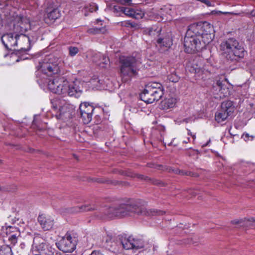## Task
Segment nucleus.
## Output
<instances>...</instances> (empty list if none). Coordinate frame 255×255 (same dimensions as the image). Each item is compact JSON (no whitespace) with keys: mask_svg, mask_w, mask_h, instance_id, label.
<instances>
[{"mask_svg":"<svg viewBox=\"0 0 255 255\" xmlns=\"http://www.w3.org/2000/svg\"><path fill=\"white\" fill-rule=\"evenodd\" d=\"M213 26L204 21L190 24L184 39L185 51L188 53L199 52L212 40Z\"/></svg>","mask_w":255,"mask_h":255,"instance_id":"obj_1","label":"nucleus"},{"mask_svg":"<svg viewBox=\"0 0 255 255\" xmlns=\"http://www.w3.org/2000/svg\"><path fill=\"white\" fill-rule=\"evenodd\" d=\"M164 212L157 210H147L146 208L140 205L136 201H131L127 204H121L117 206L101 207L99 209L97 216L100 218L107 217H124L132 214L142 216L162 215Z\"/></svg>","mask_w":255,"mask_h":255,"instance_id":"obj_2","label":"nucleus"},{"mask_svg":"<svg viewBox=\"0 0 255 255\" xmlns=\"http://www.w3.org/2000/svg\"><path fill=\"white\" fill-rule=\"evenodd\" d=\"M221 50L226 55L228 61L236 63L243 59L246 51L238 41L230 38L223 41L220 45Z\"/></svg>","mask_w":255,"mask_h":255,"instance_id":"obj_3","label":"nucleus"},{"mask_svg":"<svg viewBox=\"0 0 255 255\" xmlns=\"http://www.w3.org/2000/svg\"><path fill=\"white\" fill-rule=\"evenodd\" d=\"M64 63L59 58L53 55H49L39 61L36 67L44 74L52 77L64 74Z\"/></svg>","mask_w":255,"mask_h":255,"instance_id":"obj_4","label":"nucleus"},{"mask_svg":"<svg viewBox=\"0 0 255 255\" xmlns=\"http://www.w3.org/2000/svg\"><path fill=\"white\" fill-rule=\"evenodd\" d=\"M121 76L126 82L137 75L141 63L132 56H123L120 59Z\"/></svg>","mask_w":255,"mask_h":255,"instance_id":"obj_5","label":"nucleus"},{"mask_svg":"<svg viewBox=\"0 0 255 255\" xmlns=\"http://www.w3.org/2000/svg\"><path fill=\"white\" fill-rule=\"evenodd\" d=\"M1 40L4 47L8 50H16V47H18V41H23L27 42L28 39L25 34L19 35L13 32L3 34Z\"/></svg>","mask_w":255,"mask_h":255,"instance_id":"obj_6","label":"nucleus"},{"mask_svg":"<svg viewBox=\"0 0 255 255\" xmlns=\"http://www.w3.org/2000/svg\"><path fill=\"white\" fill-rule=\"evenodd\" d=\"M235 111V106L231 101H226L222 103L221 108L215 115V120L218 123L225 122Z\"/></svg>","mask_w":255,"mask_h":255,"instance_id":"obj_7","label":"nucleus"},{"mask_svg":"<svg viewBox=\"0 0 255 255\" xmlns=\"http://www.w3.org/2000/svg\"><path fill=\"white\" fill-rule=\"evenodd\" d=\"M62 91L63 96H69L75 98L79 97L82 93V90L79 86V82L77 81L68 82L66 80Z\"/></svg>","mask_w":255,"mask_h":255,"instance_id":"obj_8","label":"nucleus"},{"mask_svg":"<svg viewBox=\"0 0 255 255\" xmlns=\"http://www.w3.org/2000/svg\"><path fill=\"white\" fill-rule=\"evenodd\" d=\"M77 241L68 234H66L58 243L57 248L64 253H71L76 249Z\"/></svg>","mask_w":255,"mask_h":255,"instance_id":"obj_9","label":"nucleus"},{"mask_svg":"<svg viewBox=\"0 0 255 255\" xmlns=\"http://www.w3.org/2000/svg\"><path fill=\"white\" fill-rule=\"evenodd\" d=\"M211 92L215 95L216 98H222L228 96L230 94V90L227 86L225 80H217L213 84Z\"/></svg>","mask_w":255,"mask_h":255,"instance_id":"obj_10","label":"nucleus"},{"mask_svg":"<svg viewBox=\"0 0 255 255\" xmlns=\"http://www.w3.org/2000/svg\"><path fill=\"white\" fill-rule=\"evenodd\" d=\"M66 80L63 77H56L54 78L49 79L46 82L47 87L52 93L62 95L63 89V86H64Z\"/></svg>","mask_w":255,"mask_h":255,"instance_id":"obj_11","label":"nucleus"},{"mask_svg":"<svg viewBox=\"0 0 255 255\" xmlns=\"http://www.w3.org/2000/svg\"><path fill=\"white\" fill-rule=\"evenodd\" d=\"M149 92L152 94L155 101L160 100L164 94V88L161 84L158 82H151L147 85Z\"/></svg>","mask_w":255,"mask_h":255,"instance_id":"obj_12","label":"nucleus"},{"mask_svg":"<svg viewBox=\"0 0 255 255\" xmlns=\"http://www.w3.org/2000/svg\"><path fill=\"white\" fill-rule=\"evenodd\" d=\"M37 220L41 228L44 231L51 230L54 224L53 218L49 215L44 214L39 215Z\"/></svg>","mask_w":255,"mask_h":255,"instance_id":"obj_13","label":"nucleus"},{"mask_svg":"<svg viewBox=\"0 0 255 255\" xmlns=\"http://www.w3.org/2000/svg\"><path fill=\"white\" fill-rule=\"evenodd\" d=\"M26 37L28 39L27 42L19 40L18 41V47H19V49L17 50L21 52H26L29 51L31 44L36 42L38 39V36L35 35H30V36L26 35Z\"/></svg>","mask_w":255,"mask_h":255,"instance_id":"obj_14","label":"nucleus"},{"mask_svg":"<svg viewBox=\"0 0 255 255\" xmlns=\"http://www.w3.org/2000/svg\"><path fill=\"white\" fill-rule=\"evenodd\" d=\"M156 43V47L160 53L167 51L172 45V41L169 37L158 38Z\"/></svg>","mask_w":255,"mask_h":255,"instance_id":"obj_15","label":"nucleus"},{"mask_svg":"<svg viewBox=\"0 0 255 255\" xmlns=\"http://www.w3.org/2000/svg\"><path fill=\"white\" fill-rule=\"evenodd\" d=\"M92 61L102 68H105L109 62V58L100 52L95 53L93 55Z\"/></svg>","mask_w":255,"mask_h":255,"instance_id":"obj_16","label":"nucleus"},{"mask_svg":"<svg viewBox=\"0 0 255 255\" xmlns=\"http://www.w3.org/2000/svg\"><path fill=\"white\" fill-rule=\"evenodd\" d=\"M161 31V28L154 25L151 27L145 28L143 30V33L144 34L150 36L153 39H155L159 37Z\"/></svg>","mask_w":255,"mask_h":255,"instance_id":"obj_17","label":"nucleus"},{"mask_svg":"<svg viewBox=\"0 0 255 255\" xmlns=\"http://www.w3.org/2000/svg\"><path fill=\"white\" fill-rule=\"evenodd\" d=\"M61 10L58 8H53L48 12L45 17L46 22H53L61 16Z\"/></svg>","mask_w":255,"mask_h":255,"instance_id":"obj_18","label":"nucleus"},{"mask_svg":"<svg viewBox=\"0 0 255 255\" xmlns=\"http://www.w3.org/2000/svg\"><path fill=\"white\" fill-rule=\"evenodd\" d=\"M177 103V99L174 97L166 98L161 101L160 106V109L163 110H167L174 108Z\"/></svg>","mask_w":255,"mask_h":255,"instance_id":"obj_19","label":"nucleus"},{"mask_svg":"<svg viewBox=\"0 0 255 255\" xmlns=\"http://www.w3.org/2000/svg\"><path fill=\"white\" fill-rule=\"evenodd\" d=\"M97 210L96 206L94 204H85L80 206L72 208L70 212L74 213L91 211Z\"/></svg>","mask_w":255,"mask_h":255,"instance_id":"obj_20","label":"nucleus"},{"mask_svg":"<svg viewBox=\"0 0 255 255\" xmlns=\"http://www.w3.org/2000/svg\"><path fill=\"white\" fill-rule=\"evenodd\" d=\"M149 91V87H147L146 85L142 93L140 95V99L147 104H151L155 101V99H153L154 97Z\"/></svg>","mask_w":255,"mask_h":255,"instance_id":"obj_21","label":"nucleus"},{"mask_svg":"<svg viewBox=\"0 0 255 255\" xmlns=\"http://www.w3.org/2000/svg\"><path fill=\"white\" fill-rule=\"evenodd\" d=\"M38 252L43 255H54L55 250L54 248L44 243H41L37 246Z\"/></svg>","mask_w":255,"mask_h":255,"instance_id":"obj_22","label":"nucleus"},{"mask_svg":"<svg viewBox=\"0 0 255 255\" xmlns=\"http://www.w3.org/2000/svg\"><path fill=\"white\" fill-rule=\"evenodd\" d=\"M70 112V106L63 100L62 101V103L59 108V114L56 115V117L57 119H60L65 114H69Z\"/></svg>","mask_w":255,"mask_h":255,"instance_id":"obj_23","label":"nucleus"},{"mask_svg":"<svg viewBox=\"0 0 255 255\" xmlns=\"http://www.w3.org/2000/svg\"><path fill=\"white\" fill-rule=\"evenodd\" d=\"M131 240H132V246H133V251L144 248V243L142 239L131 236Z\"/></svg>","mask_w":255,"mask_h":255,"instance_id":"obj_24","label":"nucleus"},{"mask_svg":"<svg viewBox=\"0 0 255 255\" xmlns=\"http://www.w3.org/2000/svg\"><path fill=\"white\" fill-rule=\"evenodd\" d=\"M27 28L25 26L22 22H18L13 25V32L19 35L24 34Z\"/></svg>","mask_w":255,"mask_h":255,"instance_id":"obj_25","label":"nucleus"},{"mask_svg":"<svg viewBox=\"0 0 255 255\" xmlns=\"http://www.w3.org/2000/svg\"><path fill=\"white\" fill-rule=\"evenodd\" d=\"M120 244L122 245L123 248L125 250H132L133 246H132V240H131V236L128 238H123L121 240Z\"/></svg>","mask_w":255,"mask_h":255,"instance_id":"obj_26","label":"nucleus"},{"mask_svg":"<svg viewBox=\"0 0 255 255\" xmlns=\"http://www.w3.org/2000/svg\"><path fill=\"white\" fill-rule=\"evenodd\" d=\"M93 106L90 105L87 103H84L80 105L79 107L80 112H85L89 114L93 115L94 111Z\"/></svg>","mask_w":255,"mask_h":255,"instance_id":"obj_27","label":"nucleus"},{"mask_svg":"<svg viewBox=\"0 0 255 255\" xmlns=\"http://www.w3.org/2000/svg\"><path fill=\"white\" fill-rule=\"evenodd\" d=\"M80 118L84 124H89L92 120V115L89 114L85 112H80Z\"/></svg>","mask_w":255,"mask_h":255,"instance_id":"obj_28","label":"nucleus"},{"mask_svg":"<svg viewBox=\"0 0 255 255\" xmlns=\"http://www.w3.org/2000/svg\"><path fill=\"white\" fill-rule=\"evenodd\" d=\"M0 255H13L11 248L7 245L1 246L0 249Z\"/></svg>","mask_w":255,"mask_h":255,"instance_id":"obj_29","label":"nucleus"},{"mask_svg":"<svg viewBox=\"0 0 255 255\" xmlns=\"http://www.w3.org/2000/svg\"><path fill=\"white\" fill-rule=\"evenodd\" d=\"M131 17L134 18L136 19H139L143 18L144 15V13L143 11L141 10H134L133 12L132 13Z\"/></svg>","mask_w":255,"mask_h":255,"instance_id":"obj_30","label":"nucleus"},{"mask_svg":"<svg viewBox=\"0 0 255 255\" xmlns=\"http://www.w3.org/2000/svg\"><path fill=\"white\" fill-rule=\"evenodd\" d=\"M105 31L104 27H93L88 29V32L91 34H98L100 33H104Z\"/></svg>","mask_w":255,"mask_h":255,"instance_id":"obj_31","label":"nucleus"},{"mask_svg":"<svg viewBox=\"0 0 255 255\" xmlns=\"http://www.w3.org/2000/svg\"><path fill=\"white\" fill-rule=\"evenodd\" d=\"M124 6L119 5H115L112 9V11L117 16H120L123 13V9Z\"/></svg>","mask_w":255,"mask_h":255,"instance_id":"obj_32","label":"nucleus"},{"mask_svg":"<svg viewBox=\"0 0 255 255\" xmlns=\"http://www.w3.org/2000/svg\"><path fill=\"white\" fill-rule=\"evenodd\" d=\"M63 100L59 99H53L51 101L52 107L54 110H59V108L60 106L62 101Z\"/></svg>","mask_w":255,"mask_h":255,"instance_id":"obj_33","label":"nucleus"},{"mask_svg":"<svg viewBox=\"0 0 255 255\" xmlns=\"http://www.w3.org/2000/svg\"><path fill=\"white\" fill-rule=\"evenodd\" d=\"M16 232H18V231L17 228L15 227L9 226L5 228V234L6 235L13 234Z\"/></svg>","mask_w":255,"mask_h":255,"instance_id":"obj_34","label":"nucleus"},{"mask_svg":"<svg viewBox=\"0 0 255 255\" xmlns=\"http://www.w3.org/2000/svg\"><path fill=\"white\" fill-rule=\"evenodd\" d=\"M132 12H133V9L123 7L122 14L123 13L128 16L131 17Z\"/></svg>","mask_w":255,"mask_h":255,"instance_id":"obj_35","label":"nucleus"},{"mask_svg":"<svg viewBox=\"0 0 255 255\" xmlns=\"http://www.w3.org/2000/svg\"><path fill=\"white\" fill-rule=\"evenodd\" d=\"M69 54L72 56H75L78 52V49L76 47H70L69 48Z\"/></svg>","mask_w":255,"mask_h":255,"instance_id":"obj_36","label":"nucleus"},{"mask_svg":"<svg viewBox=\"0 0 255 255\" xmlns=\"http://www.w3.org/2000/svg\"><path fill=\"white\" fill-rule=\"evenodd\" d=\"M132 0H119L118 2L121 4L125 5H130Z\"/></svg>","mask_w":255,"mask_h":255,"instance_id":"obj_37","label":"nucleus"},{"mask_svg":"<svg viewBox=\"0 0 255 255\" xmlns=\"http://www.w3.org/2000/svg\"><path fill=\"white\" fill-rule=\"evenodd\" d=\"M111 240V239H110ZM106 243H107V247H110V248L109 249L110 250H116V243L114 242H112L111 241H108V240L106 241Z\"/></svg>","mask_w":255,"mask_h":255,"instance_id":"obj_38","label":"nucleus"},{"mask_svg":"<svg viewBox=\"0 0 255 255\" xmlns=\"http://www.w3.org/2000/svg\"><path fill=\"white\" fill-rule=\"evenodd\" d=\"M172 171L176 174H179L182 175H191V173L188 174L187 172H184L183 171H180L179 169H172Z\"/></svg>","mask_w":255,"mask_h":255,"instance_id":"obj_39","label":"nucleus"},{"mask_svg":"<svg viewBox=\"0 0 255 255\" xmlns=\"http://www.w3.org/2000/svg\"><path fill=\"white\" fill-rule=\"evenodd\" d=\"M19 235V232H16V233H14L12 234H8V235H6L7 237H9L11 238L14 239V241H17V238Z\"/></svg>","mask_w":255,"mask_h":255,"instance_id":"obj_40","label":"nucleus"},{"mask_svg":"<svg viewBox=\"0 0 255 255\" xmlns=\"http://www.w3.org/2000/svg\"><path fill=\"white\" fill-rule=\"evenodd\" d=\"M20 250L19 251V252H18V253H19V255H23L24 253V247H25V245L24 244H21L20 245Z\"/></svg>","mask_w":255,"mask_h":255,"instance_id":"obj_41","label":"nucleus"},{"mask_svg":"<svg viewBox=\"0 0 255 255\" xmlns=\"http://www.w3.org/2000/svg\"><path fill=\"white\" fill-rule=\"evenodd\" d=\"M35 249H34V247H33V249L32 251L33 255H43L42 254H40V253H38L37 246H35Z\"/></svg>","mask_w":255,"mask_h":255,"instance_id":"obj_42","label":"nucleus"},{"mask_svg":"<svg viewBox=\"0 0 255 255\" xmlns=\"http://www.w3.org/2000/svg\"><path fill=\"white\" fill-rule=\"evenodd\" d=\"M90 255H104V254L99 250H94Z\"/></svg>","mask_w":255,"mask_h":255,"instance_id":"obj_43","label":"nucleus"},{"mask_svg":"<svg viewBox=\"0 0 255 255\" xmlns=\"http://www.w3.org/2000/svg\"><path fill=\"white\" fill-rule=\"evenodd\" d=\"M95 124L96 125L99 124L101 122V118L99 116H96L95 117Z\"/></svg>","mask_w":255,"mask_h":255,"instance_id":"obj_44","label":"nucleus"},{"mask_svg":"<svg viewBox=\"0 0 255 255\" xmlns=\"http://www.w3.org/2000/svg\"><path fill=\"white\" fill-rule=\"evenodd\" d=\"M202 2L205 3L208 6H212L211 2L208 0H200Z\"/></svg>","mask_w":255,"mask_h":255,"instance_id":"obj_45","label":"nucleus"},{"mask_svg":"<svg viewBox=\"0 0 255 255\" xmlns=\"http://www.w3.org/2000/svg\"><path fill=\"white\" fill-rule=\"evenodd\" d=\"M250 137V136L249 134L247 133H244L242 135V138H243L245 141H248V140H250V139H249Z\"/></svg>","mask_w":255,"mask_h":255,"instance_id":"obj_46","label":"nucleus"},{"mask_svg":"<svg viewBox=\"0 0 255 255\" xmlns=\"http://www.w3.org/2000/svg\"><path fill=\"white\" fill-rule=\"evenodd\" d=\"M136 176L139 178V179H141L142 180H147L148 179V177H145L143 175H141V174H136Z\"/></svg>","mask_w":255,"mask_h":255,"instance_id":"obj_47","label":"nucleus"},{"mask_svg":"<svg viewBox=\"0 0 255 255\" xmlns=\"http://www.w3.org/2000/svg\"><path fill=\"white\" fill-rule=\"evenodd\" d=\"M247 15L249 17H255V10L253 9L250 13H248Z\"/></svg>","mask_w":255,"mask_h":255,"instance_id":"obj_48","label":"nucleus"},{"mask_svg":"<svg viewBox=\"0 0 255 255\" xmlns=\"http://www.w3.org/2000/svg\"><path fill=\"white\" fill-rule=\"evenodd\" d=\"M8 241L11 243L13 245H15L17 241H14V239L11 238L9 237H7Z\"/></svg>","mask_w":255,"mask_h":255,"instance_id":"obj_49","label":"nucleus"},{"mask_svg":"<svg viewBox=\"0 0 255 255\" xmlns=\"http://www.w3.org/2000/svg\"><path fill=\"white\" fill-rule=\"evenodd\" d=\"M152 183L155 185H161V184H163V183L159 181V180H154L152 181Z\"/></svg>","mask_w":255,"mask_h":255,"instance_id":"obj_50","label":"nucleus"},{"mask_svg":"<svg viewBox=\"0 0 255 255\" xmlns=\"http://www.w3.org/2000/svg\"><path fill=\"white\" fill-rule=\"evenodd\" d=\"M233 224H237L240 223L241 222L239 220H234L232 221Z\"/></svg>","mask_w":255,"mask_h":255,"instance_id":"obj_51","label":"nucleus"},{"mask_svg":"<svg viewBox=\"0 0 255 255\" xmlns=\"http://www.w3.org/2000/svg\"><path fill=\"white\" fill-rule=\"evenodd\" d=\"M188 134L191 135L194 138H195V135H194V134L192 135L191 134V132L190 130L188 129Z\"/></svg>","mask_w":255,"mask_h":255,"instance_id":"obj_52","label":"nucleus"},{"mask_svg":"<svg viewBox=\"0 0 255 255\" xmlns=\"http://www.w3.org/2000/svg\"><path fill=\"white\" fill-rule=\"evenodd\" d=\"M248 221H249V222H255V218H251V219H249V220H248Z\"/></svg>","mask_w":255,"mask_h":255,"instance_id":"obj_53","label":"nucleus"},{"mask_svg":"<svg viewBox=\"0 0 255 255\" xmlns=\"http://www.w3.org/2000/svg\"><path fill=\"white\" fill-rule=\"evenodd\" d=\"M193 72H194L195 73H196L198 71V68H197V67H195V68H194V69H193Z\"/></svg>","mask_w":255,"mask_h":255,"instance_id":"obj_54","label":"nucleus"},{"mask_svg":"<svg viewBox=\"0 0 255 255\" xmlns=\"http://www.w3.org/2000/svg\"><path fill=\"white\" fill-rule=\"evenodd\" d=\"M189 193L190 194H192V196H195V193L193 192V191L192 190H189Z\"/></svg>","mask_w":255,"mask_h":255,"instance_id":"obj_55","label":"nucleus"},{"mask_svg":"<svg viewBox=\"0 0 255 255\" xmlns=\"http://www.w3.org/2000/svg\"><path fill=\"white\" fill-rule=\"evenodd\" d=\"M190 141V138H188L187 140H185L183 141L184 143H187Z\"/></svg>","mask_w":255,"mask_h":255,"instance_id":"obj_56","label":"nucleus"},{"mask_svg":"<svg viewBox=\"0 0 255 255\" xmlns=\"http://www.w3.org/2000/svg\"><path fill=\"white\" fill-rule=\"evenodd\" d=\"M36 125V120H35V116L34 117V119L33 121V125Z\"/></svg>","mask_w":255,"mask_h":255,"instance_id":"obj_57","label":"nucleus"},{"mask_svg":"<svg viewBox=\"0 0 255 255\" xmlns=\"http://www.w3.org/2000/svg\"><path fill=\"white\" fill-rule=\"evenodd\" d=\"M185 122L187 123L188 122V119H186L184 120Z\"/></svg>","mask_w":255,"mask_h":255,"instance_id":"obj_58","label":"nucleus"},{"mask_svg":"<svg viewBox=\"0 0 255 255\" xmlns=\"http://www.w3.org/2000/svg\"><path fill=\"white\" fill-rule=\"evenodd\" d=\"M0 191L3 190V188H2L0 186Z\"/></svg>","mask_w":255,"mask_h":255,"instance_id":"obj_59","label":"nucleus"},{"mask_svg":"<svg viewBox=\"0 0 255 255\" xmlns=\"http://www.w3.org/2000/svg\"><path fill=\"white\" fill-rule=\"evenodd\" d=\"M224 14H227V13H228V12H223Z\"/></svg>","mask_w":255,"mask_h":255,"instance_id":"obj_60","label":"nucleus"},{"mask_svg":"<svg viewBox=\"0 0 255 255\" xmlns=\"http://www.w3.org/2000/svg\"><path fill=\"white\" fill-rule=\"evenodd\" d=\"M172 142H170V143L169 144V145H170L171 144Z\"/></svg>","mask_w":255,"mask_h":255,"instance_id":"obj_61","label":"nucleus"},{"mask_svg":"<svg viewBox=\"0 0 255 255\" xmlns=\"http://www.w3.org/2000/svg\"><path fill=\"white\" fill-rule=\"evenodd\" d=\"M0 162H1V161L0 160Z\"/></svg>","mask_w":255,"mask_h":255,"instance_id":"obj_62","label":"nucleus"}]
</instances>
